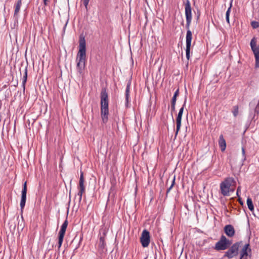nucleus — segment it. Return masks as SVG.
I'll list each match as a JSON object with an SVG mask.
<instances>
[{
  "label": "nucleus",
  "instance_id": "4468645a",
  "mask_svg": "<svg viewBox=\"0 0 259 259\" xmlns=\"http://www.w3.org/2000/svg\"><path fill=\"white\" fill-rule=\"evenodd\" d=\"M130 86H131V81H128L127 83L125 96V105L126 107H128V104L130 103Z\"/></svg>",
  "mask_w": 259,
  "mask_h": 259
},
{
  "label": "nucleus",
  "instance_id": "f03ea898",
  "mask_svg": "<svg viewBox=\"0 0 259 259\" xmlns=\"http://www.w3.org/2000/svg\"><path fill=\"white\" fill-rule=\"evenodd\" d=\"M76 61L77 62V70L78 72L83 73L86 61V43L84 37L80 36L79 40V51L77 53Z\"/></svg>",
  "mask_w": 259,
  "mask_h": 259
},
{
  "label": "nucleus",
  "instance_id": "b1692460",
  "mask_svg": "<svg viewBox=\"0 0 259 259\" xmlns=\"http://www.w3.org/2000/svg\"><path fill=\"white\" fill-rule=\"evenodd\" d=\"M233 115L236 117L238 114V106H235L233 107V110L232 111Z\"/></svg>",
  "mask_w": 259,
  "mask_h": 259
},
{
  "label": "nucleus",
  "instance_id": "a878e982",
  "mask_svg": "<svg viewBox=\"0 0 259 259\" xmlns=\"http://www.w3.org/2000/svg\"><path fill=\"white\" fill-rule=\"evenodd\" d=\"M175 177H174V178L172 180V184H171V186L166 190L167 194L169 192V191H170V190L171 189V188L175 185Z\"/></svg>",
  "mask_w": 259,
  "mask_h": 259
},
{
  "label": "nucleus",
  "instance_id": "0eeeda50",
  "mask_svg": "<svg viewBox=\"0 0 259 259\" xmlns=\"http://www.w3.org/2000/svg\"><path fill=\"white\" fill-rule=\"evenodd\" d=\"M68 224L67 220V216L66 217V220L63 222V224L61 227V229L58 234V248L59 249L63 243L64 235L66 232V230Z\"/></svg>",
  "mask_w": 259,
  "mask_h": 259
},
{
  "label": "nucleus",
  "instance_id": "6ab92c4d",
  "mask_svg": "<svg viewBox=\"0 0 259 259\" xmlns=\"http://www.w3.org/2000/svg\"><path fill=\"white\" fill-rule=\"evenodd\" d=\"M27 67H25V72L24 74L23 77V80H22V86L23 87L24 90H25V86L26 82L27 81Z\"/></svg>",
  "mask_w": 259,
  "mask_h": 259
},
{
  "label": "nucleus",
  "instance_id": "e433bc0d",
  "mask_svg": "<svg viewBox=\"0 0 259 259\" xmlns=\"http://www.w3.org/2000/svg\"><path fill=\"white\" fill-rule=\"evenodd\" d=\"M199 18H200V16H196V19H197V20H198L199 19Z\"/></svg>",
  "mask_w": 259,
  "mask_h": 259
},
{
  "label": "nucleus",
  "instance_id": "f257e3e1",
  "mask_svg": "<svg viewBox=\"0 0 259 259\" xmlns=\"http://www.w3.org/2000/svg\"><path fill=\"white\" fill-rule=\"evenodd\" d=\"M185 13L186 20V28L187 30L186 37V55L187 60H189L190 57V49L191 46V41L192 39V33L190 30V26L192 19V8L189 0H186L184 3Z\"/></svg>",
  "mask_w": 259,
  "mask_h": 259
},
{
  "label": "nucleus",
  "instance_id": "c756f323",
  "mask_svg": "<svg viewBox=\"0 0 259 259\" xmlns=\"http://www.w3.org/2000/svg\"><path fill=\"white\" fill-rule=\"evenodd\" d=\"M82 194V193H80V192L78 191L77 195L79 196L78 200L79 202H80L81 201Z\"/></svg>",
  "mask_w": 259,
  "mask_h": 259
},
{
  "label": "nucleus",
  "instance_id": "4be33fe9",
  "mask_svg": "<svg viewBox=\"0 0 259 259\" xmlns=\"http://www.w3.org/2000/svg\"><path fill=\"white\" fill-rule=\"evenodd\" d=\"M179 90L178 89L175 92L174 95L171 99V102L176 103L177 98L179 96Z\"/></svg>",
  "mask_w": 259,
  "mask_h": 259
},
{
  "label": "nucleus",
  "instance_id": "6e6552de",
  "mask_svg": "<svg viewBox=\"0 0 259 259\" xmlns=\"http://www.w3.org/2000/svg\"><path fill=\"white\" fill-rule=\"evenodd\" d=\"M140 242L143 247H147L149 246L150 242V235L147 230L144 229L142 231L140 237Z\"/></svg>",
  "mask_w": 259,
  "mask_h": 259
},
{
  "label": "nucleus",
  "instance_id": "4c0bfd02",
  "mask_svg": "<svg viewBox=\"0 0 259 259\" xmlns=\"http://www.w3.org/2000/svg\"><path fill=\"white\" fill-rule=\"evenodd\" d=\"M81 240H82V238H80V240H79V242L81 241Z\"/></svg>",
  "mask_w": 259,
  "mask_h": 259
},
{
  "label": "nucleus",
  "instance_id": "c9c22d12",
  "mask_svg": "<svg viewBox=\"0 0 259 259\" xmlns=\"http://www.w3.org/2000/svg\"><path fill=\"white\" fill-rule=\"evenodd\" d=\"M254 112H255V113H256L257 114L258 113V111L257 110L256 108L255 109Z\"/></svg>",
  "mask_w": 259,
  "mask_h": 259
},
{
  "label": "nucleus",
  "instance_id": "39448f33",
  "mask_svg": "<svg viewBox=\"0 0 259 259\" xmlns=\"http://www.w3.org/2000/svg\"><path fill=\"white\" fill-rule=\"evenodd\" d=\"M242 241L237 242L234 243L229 249L225 252L223 257H228L229 259L233 258L238 254L239 248Z\"/></svg>",
  "mask_w": 259,
  "mask_h": 259
},
{
  "label": "nucleus",
  "instance_id": "f3484780",
  "mask_svg": "<svg viewBox=\"0 0 259 259\" xmlns=\"http://www.w3.org/2000/svg\"><path fill=\"white\" fill-rule=\"evenodd\" d=\"M106 246L105 239L104 236H101L99 239V247L103 249L105 248Z\"/></svg>",
  "mask_w": 259,
  "mask_h": 259
},
{
  "label": "nucleus",
  "instance_id": "f704fd0d",
  "mask_svg": "<svg viewBox=\"0 0 259 259\" xmlns=\"http://www.w3.org/2000/svg\"><path fill=\"white\" fill-rule=\"evenodd\" d=\"M43 1H44V5L45 6H47L48 5L47 2H48V0H43Z\"/></svg>",
  "mask_w": 259,
  "mask_h": 259
},
{
  "label": "nucleus",
  "instance_id": "7ed1b4c3",
  "mask_svg": "<svg viewBox=\"0 0 259 259\" xmlns=\"http://www.w3.org/2000/svg\"><path fill=\"white\" fill-rule=\"evenodd\" d=\"M101 115L103 123H106L108 120L109 99L106 88H103L100 94Z\"/></svg>",
  "mask_w": 259,
  "mask_h": 259
},
{
  "label": "nucleus",
  "instance_id": "2eb2a0df",
  "mask_svg": "<svg viewBox=\"0 0 259 259\" xmlns=\"http://www.w3.org/2000/svg\"><path fill=\"white\" fill-rule=\"evenodd\" d=\"M22 5V0H18L15 5V11H14V16L15 18L18 17V15L19 14V12L20 10V8Z\"/></svg>",
  "mask_w": 259,
  "mask_h": 259
},
{
  "label": "nucleus",
  "instance_id": "ddd939ff",
  "mask_svg": "<svg viewBox=\"0 0 259 259\" xmlns=\"http://www.w3.org/2000/svg\"><path fill=\"white\" fill-rule=\"evenodd\" d=\"M224 230L226 235L229 237H232L235 235V231L234 228L231 225H226Z\"/></svg>",
  "mask_w": 259,
  "mask_h": 259
},
{
  "label": "nucleus",
  "instance_id": "1a4fd4ad",
  "mask_svg": "<svg viewBox=\"0 0 259 259\" xmlns=\"http://www.w3.org/2000/svg\"><path fill=\"white\" fill-rule=\"evenodd\" d=\"M186 101L187 97H185L184 103L183 105V106L180 108L176 118L177 129L175 133V137H177L181 126L182 117L184 112V107L186 106Z\"/></svg>",
  "mask_w": 259,
  "mask_h": 259
},
{
  "label": "nucleus",
  "instance_id": "7c9ffc66",
  "mask_svg": "<svg viewBox=\"0 0 259 259\" xmlns=\"http://www.w3.org/2000/svg\"><path fill=\"white\" fill-rule=\"evenodd\" d=\"M79 192L80 193H83L85 192V187L79 188Z\"/></svg>",
  "mask_w": 259,
  "mask_h": 259
},
{
  "label": "nucleus",
  "instance_id": "72a5a7b5",
  "mask_svg": "<svg viewBox=\"0 0 259 259\" xmlns=\"http://www.w3.org/2000/svg\"><path fill=\"white\" fill-rule=\"evenodd\" d=\"M196 15H197V16H200V11L198 9L197 11Z\"/></svg>",
  "mask_w": 259,
  "mask_h": 259
},
{
  "label": "nucleus",
  "instance_id": "412c9836",
  "mask_svg": "<svg viewBox=\"0 0 259 259\" xmlns=\"http://www.w3.org/2000/svg\"><path fill=\"white\" fill-rule=\"evenodd\" d=\"M232 2L230 3V7L228 9L226 13V21L228 24H230V19H229V16H230V13L231 12V9L232 8Z\"/></svg>",
  "mask_w": 259,
  "mask_h": 259
},
{
  "label": "nucleus",
  "instance_id": "423d86ee",
  "mask_svg": "<svg viewBox=\"0 0 259 259\" xmlns=\"http://www.w3.org/2000/svg\"><path fill=\"white\" fill-rule=\"evenodd\" d=\"M257 39L253 37L250 41V47L255 57V68H259V46L256 47Z\"/></svg>",
  "mask_w": 259,
  "mask_h": 259
},
{
  "label": "nucleus",
  "instance_id": "473e14b6",
  "mask_svg": "<svg viewBox=\"0 0 259 259\" xmlns=\"http://www.w3.org/2000/svg\"><path fill=\"white\" fill-rule=\"evenodd\" d=\"M241 191V187L240 186H239L238 188H237V192H236V194L237 195V196L238 197V196H239V193Z\"/></svg>",
  "mask_w": 259,
  "mask_h": 259
},
{
  "label": "nucleus",
  "instance_id": "f8f14e48",
  "mask_svg": "<svg viewBox=\"0 0 259 259\" xmlns=\"http://www.w3.org/2000/svg\"><path fill=\"white\" fill-rule=\"evenodd\" d=\"M213 248L217 251L226 249V245L225 244V241L224 240L223 235L221 236L219 241L215 243Z\"/></svg>",
  "mask_w": 259,
  "mask_h": 259
},
{
  "label": "nucleus",
  "instance_id": "aec40b11",
  "mask_svg": "<svg viewBox=\"0 0 259 259\" xmlns=\"http://www.w3.org/2000/svg\"><path fill=\"white\" fill-rule=\"evenodd\" d=\"M84 180L83 178V174L82 171L80 172V176L79 181V188L85 187L84 185Z\"/></svg>",
  "mask_w": 259,
  "mask_h": 259
},
{
  "label": "nucleus",
  "instance_id": "58836bf2",
  "mask_svg": "<svg viewBox=\"0 0 259 259\" xmlns=\"http://www.w3.org/2000/svg\"><path fill=\"white\" fill-rule=\"evenodd\" d=\"M78 247H78H76V248H75V249H74V250H76V249H77V248Z\"/></svg>",
  "mask_w": 259,
  "mask_h": 259
},
{
  "label": "nucleus",
  "instance_id": "5701e85b",
  "mask_svg": "<svg viewBox=\"0 0 259 259\" xmlns=\"http://www.w3.org/2000/svg\"><path fill=\"white\" fill-rule=\"evenodd\" d=\"M224 238V240L225 241V244L226 245V249H227L232 243V241L227 239L224 235H222Z\"/></svg>",
  "mask_w": 259,
  "mask_h": 259
},
{
  "label": "nucleus",
  "instance_id": "c85d7f7f",
  "mask_svg": "<svg viewBox=\"0 0 259 259\" xmlns=\"http://www.w3.org/2000/svg\"><path fill=\"white\" fill-rule=\"evenodd\" d=\"M82 1H83V4L84 6L86 8V9H87L90 0H82Z\"/></svg>",
  "mask_w": 259,
  "mask_h": 259
},
{
  "label": "nucleus",
  "instance_id": "9b49d317",
  "mask_svg": "<svg viewBox=\"0 0 259 259\" xmlns=\"http://www.w3.org/2000/svg\"><path fill=\"white\" fill-rule=\"evenodd\" d=\"M26 194H27V182L23 185V188L21 191V198L20 201V208L21 212H23V210L25 207L26 200Z\"/></svg>",
  "mask_w": 259,
  "mask_h": 259
},
{
  "label": "nucleus",
  "instance_id": "a211bd4d",
  "mask_svg": "<svg viewBox=\"0 0 259 259\" xmlns=\"http://www.w3.org/2000/svg\"><path fill=\"white\" fill-rule=\"evenodd\" d=\"M246 202L248 209L251 211H253L254 210V206L252 199L250 197H248L246 200Z\"/></svg>",
  "mask_w": 259,
  "mask_h": 259
},
{
  "label": "nucleus",
  "instance_id": "dca6fc26",
  "mask_svg": "<svg viewBox=\"0 0 259 259\" xmlns=\"http://www.w3.org/2000/svg\"><path fill=\"white\" fill-rule=\"evenodd\" d=\"M219 144L221 149V151H225L226 147V144L225 140L224 139L223 135H221L219 137Z\"/></svg>",
  "mask_w": 259,
  "mask_h": 259
},
{
  "label": "nucleus",
  "instance_id": "bb28decb",
  "mask_svg": "<svg viewBox=\"0 0 259 259\" xmlns=\"http://www.w3.org/2000/svg\"><path fill=\"white\" fill-rule=\"evenodd\" d=\"M241 150H242V156H243V158L242 159V161L243 162V161H244L246 160L245 151L244 147H242V148H241Z\"/></svg>",
  "mask_w": 259,
  "mask_h": 259
},
{
  "label": "nucleus",
  "instance_id": "9d476101",
  "mask_svg": "<svg viewBox=\"0 0 259 259\" xmlns=\"http://www.w3.org/2000/svg\"><path fill=\"white\" fill-rule=\"evenodd\" d=\"M249 243L245 244L240 252V259H247V256H251V249Z\"/></svg>",
  "mask_w": 259,
  "mask_h": 259
},
{
  "label": "nucleus",
  "instance_id": "393cba45",
  "mask_svg": "<svg viewBox=\"0 0 259 259\" xmlns=\"http://www.w3.org/2000/svg\"><path fill=\"white\" fill-rule=\"evenodd\" d=\"M251 25L253 28L255 29L259 27V22L253 21L251 22Z\"/></svg>",
  "mask_w": 259,
  "mask_h": 259
},
{
  "label": "nucleus",
  "instance_id": "cd10ccee",
  "mask_svg": "<svg viewBox=\"0 0 259 259\" xmlns=\"http://www.w3.org/2000/svg\"><path fill=\"white\" fill-rule=\"evenodd\" d=\"M175 103L171 102V114H172V113L175 111V106H176Z\"/></svg>",
  "mask_w": 259,
  "mask_h": 259
},
{
  "label": "nucleus",
  "instance_id": "20e7f679",
  "mask_svg": "<svg viewBox=\"0 0 259 259\" xmlns=\"http://www.w3.org/2000/svg\"><path fill=\"white\" fill-rule=\"evenodd\" d=\"M236 181L232 177H228L220 184L221 193L223 196L229 195L230 191H234V189H231V187H234Z\"/></svg>",
  "mask_w": 259,
  "mask_h": 259
},
{
  "label": "nucleus",
  "instance_id": "2f4dec72",
  "mask_svg": "<svg viewBox=\"0 0 259 259\" xmlns=\"http://www.w3.org/2000/svg\"><path fill=\"white\" fill-rule=\"evenodd\" d=\"M238 201H239V203H240V204L242 206L243 205V201L242 200L241 198H240V196H238Z\"/></svg>",
  "mask_w": 259,
  "mask_h": 259
}]
</instances>
